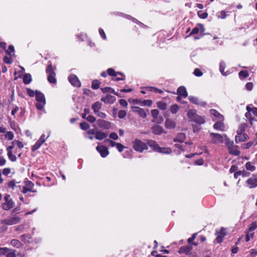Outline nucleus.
I'll return each instance as SVG.
<instances>
[{"label":"nucleus","mask_w":257,"mask_h":257,"mask_svg":"<svg viewBox=\"0 0 257 257\" xmlns=\"http://www.w3.org/2000/svg\"><path fill=\"white\" fill-rule=\"evenodd\" d=\"M187 115L188 118L191 120L198 124H203L205 122V117L204 116L198 115L195 110H189L188 111Z\"/></svg>","instance_id":"f257e3e1"},{"label":"nucleus","mask_w":257,"mask_h":257,"mask_svg":"<svg viewBox=\"0 0 257 257\" xmlns=\"http://www.w3.org/2000/svg\"><path fill=\"white\" fill-rule=\"evenodd\" d=\"M36 100L37 102L36 106L38 110H42L45 105L46 100L44 95L41 92L36 90Z\"/></svg>","instance_id":"f03ea898"},{"label":"nucleus","mask_w":257,"mask_h":257,"mask_svg":"<svg viewBox=\"0 0 257 257\" xmlns=\"http://www.w3.org/2000/svg\"><path fill=\"white\" fill-rule=\"evenodd\" d=\"M133 147L135 151L139 152H142L144 150L148 149L147 144L143 143L139 139H136L134 141Z\"/></svg>","instance_id":"7ed1b4c3"},{"label":"nucleus","mask_w":257,"mask_h":257,"mask_svg":"<svg viewBox=\"0 0 257 257\" xmlns=\"http://www.w3.org/2000/svg\"><path fill=\"white\" fill-rule=\"evenodd\" d=\"M212 143L214 144L222 143L226 135H221L218 134L211 133L210 134Z\"/></svg>","instance_id":"20e7f679"},{"label":"nucleus","mask_w":257,"mask_h":257,"mask_svg":"<svg viewBox=\"0 0 257 257\" xmlns=\"http://www.w3.org/2000/svg\"><path fill=\"white\" fill-rule=\"evenodd\" d=\"M227 234V231L226 228L221 227L219 231H216V235L217 237L216 240L218 243H221L222 242L224 237Z\"/></svg>","instance_id":"39448f33"},{"label":"nucleus","mask_w":257,"mask_h":257,"mask_svg":"<svg viewBox=\"0 0 257 257\" xmlns=\"http://www.w3.org/2000/svg\"><path fill=\"white\" fill-rule=\"evenodd\" d=\"M132 110L134 112L137 113L140 117L142 118H146L147 115V112H149L148 109H147L146 111L144 109L141 108L138 106H132Z\"/></svg>","instance_id":"423d86ee"},{"label":"nucleus","mask_w":257,"mask_h":257,"mask_svg":"<svg viewBox=\"0 0 257 257\" xmlns=\"http://www.w3.org/2000/svg\"><path fill=\"white\" fill-rule=\"evenodd\" d=\"M97 124L99 127L108 130L111 127V123L104 119H98L96 121Z\"/></svg>","instance_id":"0eeeda50"},{"label":"nucleus","mask_w":257,"mask_h":257,"mask_svg":"<svg viewBox=\"0 0 257 257\" xmlns=\"http://www.w3.org/2000/svg\"><path fill=\"white\" fill-rule=\"evenodd\" d=\"M68 80L74 86L79 87L81 86V83L77 77L74 74H71L68 77Z\"/></svg>","instance_id":"6e6552de"},{"label":"nucleus","mask_w":257,"mask_h":257,"mask_svg":"<svg viewBox=\"0 0 257 257\" xmlns=\"http://www.w3.org/2000/svg\"><path fill=\"white\" fill-rule=\"evenodd\" d=\"M248 138L247 134L239 133L237 131V135L235 136V141L236 143H238L241 142H244L248 140Z\"/></svg>","instance_id":"1a4fd4ad"},{"label":"nucleus","mask_w":257,"mask_h":257,"mask_svg":"<svg viewBox=\"0 0 257 257\" xmlns=\"http://www.w3.org/2000/svg\"><path fill=\"white\" fill-rule=\"evenodd\" d=\"M188 99L193 104H197L203 107H205L206 105V102L200 101L198 98L195 96H189Z\"/></svg>","instance_id":"9d476101"},{"label":"nucleus","mask_w":257,"mask_h":257,"mask_svg":"<svg viewBox=\"0 0 257 257\" xmlns=\"http://www.w3.org/2000/svg\"><path fill=\"white\" fill-rule=\"evenodd\" d=\"M96 149L103 158L106 157L109 153L107 148L105 146H98Z\"/></svg>","instance_id":"9b49d317"},{"label":"nucleus","mask_w":257,"mask_h":257,"mask_svg":"<svg viewBox=\"0 0 257 257\" xmlns=\"http://www.w3.org/2000/svg\"><path fill=\"white\" fill-rule=\"evenodd\" d=\"M205 29L204 26L202 24H198L196 27L193 29V30H192L191 32L190 33L188 36L193 34H197L199 32L203 33L205 31Z\"/></svg>","instance_id":"f8f14e48"},{"label":"nucleus","mask_w":257,"mask_h":257,"mask_svg":"<svg viewBox=\"0 0 257 257\" xmlns=\"http://www.w3.org/2000/svg\"><path fill=\"white\" fill-rule=\"evenodd\" d=\"M257 226H251L247 231L245 236V240L246 242L248 241L250 238H253L254 232L253 231L255 229Z\"/></svg>","instance_id":"ddd939ff"},{"label":"nucleus","mask_w":257,"mask_h":257,"mask_svg":"<svg viewBox=\"0 0 257 257\" xmlns=\"http://www.w3.org/2000/svg\"><path fill=\"white\" fill-rule=\"evenodd\" d=\"M192 249V247L190 245H186V246H183L180 248V249L178 250V252L180 254L185 253V254L188 255L190 253V252Z\"/></svg>","instance_id":"4468645a"},{"label":"nucleus","mask_w":257,"mask_h":257,"mask_svg":"<svg viewBox=\"0 0 257 257\" xmlns=\"http://www.w3.org/2000/svg\"><path fill=\"white\" fill-rule=\"evenodd\" d=\"M246 183L249 188H253L257 186V178L253 176L246 181Z\"/></svg>","instance_id":"2eb2a0df"},{"label":"nucleus","mask_w":257,"mask_h":257,"mask_svg":"<svg viewBox=\"0 0 257 257\" xmlns=\"http://www.w3.org/2000/svg\"><path fill=\"white\" fill-rule=\"evenodd\" d=\"M115 100V98L110 95H106L104 97H102L101 98V101L106 103H112Z\"/></svg>","instance_id":"dca6fc26"},{"label":"nucleus","mask_w":257,"mask_h":257,"mask_svg":"<svg viewBox=\"0 0 257 257\" xmlns=\"http://www.w3.org/2000/svg\"><path fill=\"white\" fill-rule=\"evenodd\" d=\"M147 144L148 146H149L150 148L154 151L158 152L159 150V146L155 141L153 140H149Z\"/></svg>","instance_id":"f3484780"},{"label":"nucleus","mask_w":257,"mask_h":257,"mask_svg":"<svg viewBox=\"0 0 257 257\" xmlns=\"http://www.w3.org/2000/svg\"><path fill=\"white\" fill-rule=\"evenodd\" d=\"M165 126L168 129H173L176 126V123L173 120L167 118L165 121Z\"/></svg>","instance_id":"a211bd4d"},{"label":"nucleus","mask_w":257,"mask_h":257,"mask_svg":"<svg viewBox=\"0 0 257 257\" xmlns=\"http://www.w3.org/2000/svg\"><path fill=\"white\" fill-rule=\"evenodd\" d=\"M228 151L230 154L235 156H238L240 154L238 146L234 145L228 148Z\"/></svg>","instance_id":"6ab92c4d"},{"label":"nucleus","mask_w":257,"mask_h":257,"mask_svg":"<svg viewBox=\"0 0 257 257\" xmlns=\"http://www.w3.org/2000/svg\"><path fill=\"white\" fill-rule=\"evenodd\" d=\"M213 128L216 130L221 131H225V127L224 124L221 122L218 121L215 123L213 125Z\"/></svg>","instance_id":"aec40b11"},{"label":"nucleus","mask_w":257,"mask_h":257,"mask_svg":"<svg viewBox=\"0 0 257 257\" xmlns=\"http://www.w3.org/2000/svg\"><path fill=\"white\" fill-rule=\"evenodd\" d=\"M152 132L155 135H160L163 133V129L159 125H155L152 127Z\"/></svg>","instance_id":"412c9836"},{"label":"nucleus","mask_w":257,"mask_h":257,"mask_svg":"<svg viewBox=\"0 0 257 257\" xmlns=\"http://www.w3.org/2000/svg\"><path fill=\"white\" fill-rule=\"evenodd\" d=\"M177 94L183 97H186L188 95L187 92L185 87L180 86L177 89Z\"/></svg>","instance_id":"4be33fe9"},{"label":"nucleus","mask_w":257,"mask_h":257,"mask_svg":"<svg viewBox=\"0 0 257 257\" xmlns=\"http://www.w3.org/2000/svg\"><path fill=\"white\" fill-rule=\"evenodd\" d=\"M107 134H106L102 131H98L96 132L95 138L96 139H97L98 140H102L106 138L107 137Z\"/></svg>","instance_id":"5701e85b"},{"label":"nucleus","mask_w":257,"mask_h":257,"mask_svg":"<svg viewBox=\"0 0 257 257\" xmlns=\"http://www.w3.org/2000/svg\"><path fill=\"white\" fill-rule=\"evenodd\" d=\"M186 139L185 134L181 133L177 135L176 138L174 139V142L183 143Z\"/></svg>","instance_id":"b1692460"},{"label":"nucleus","mask_w":257,"mask_h":257,"mask_svg":"<svg viewBox=\"0 0 257 257\" xmlns=\"http://www.w3.org/2000/svg\"><path fill=\"white\" fill-rule=\"evenodd\" d=\"M210 114L214 116V117L217 118L219 120H221L223 119V116L222 114H221L219 112H218L217 110L214 109H211L210 110Z\"/></svg>","instance_id":"393cba45"},{"label":"nucleus","mask_w":257,"mask_h":257,"mask_svg":"<svg viewBox=\"0 0 257 257\" xmlns=\"http://www.w3.org/2000/svg\"><path fill=\"white\" fill-rule=\"evenodd\" d=\"M102 106V103L99 101L95 102L92 105V109H93L94 113L97 112L98 111L101 109Z\"/></svg>","instance_id":"a878e982"},{"label":"nucleus","mask_w":257,"mask_h":257,"mask_svg":"<svg viewBox=\"0 0 257 257\" xmlns=\"http://www.w3.org/2000/svg\"><path fill=\"white\" fill-rule=\"evenodd\" d=\"M245 168L247 170L253 172L255 170V166L254 163L251 162H247L245 165Z\"/></svg>","instance_id":"bb28decb"},{"label":"nucleus","mask_w":257,"mask_h":257,"mask_svg":"<svg viewBox=\"0 0 257 257\" xmlns=\"http://www.w3.org/2000/svg\"><path fill=\"white\" fill-rule=\"evenodd\" d=\"M32 80V76L29 73H26L23 77V82L26 84H28L31 82Z\"/></svg>","instance_id":"cd10ccee"},{"label":"nucleus","mask_w":257,"mask_h":257,"mask_svg":"<svg viewBox=\"0 0 257 257\" xmlns=\"http://www.w3.org/2000/svg\"><path fill=\"white\" fill-rule=\"evenodd\" d=\"M226 67V64L224 61H221L219 65V71L223 75L227 76L228 73L224 72V69Z\"/></svg>","instance_id":"c85d7f7f"},{"label":"nucleus","mask_w":257,"mask_h":257,"mask_svg":"<svg viewBox=\"0 0 257 257\" xmlns=\"http://www.w3.org/2000/svg\"><path fill=\"white\" fill-rule=\"evenodd\" d=\"M13 202L12 201H9L3 203L2 207L4 210H8L13 207Z\"/></svg>","instance_id":"c756f323"},{"label":"nucleus","mask_w":257,"mask_h":257,"mask_svg":"<svg viewBox=\"0 0 257 257\" xmlns=\"http://www.w3.org/2000/svg\"><path fill=\"white\" fill-rule=\"evenodd\" d=\"M157 152L169 154L172 152V150L169 148H162L159 146V149Z\"/></svg>","instance_id":"7c9ffc66"},{"label":"nucleus","mask_w":257,"mask_h":257,"mask_svg":"<svg viewBox=\"0 0 257 257\" xmlns=\"http://www.w3.org/2000/svg\"><path fill=\"white\" fill-rule=\"evenodd\" d=\"M108 74L110 76H116L118 75H122L123 74L118 72H115L112 68H109L107 69Z\"/></svg>","instance_id":"2f4dec72"},{"label":"nucleus","mask_w":257,"mask_h":257,"mask_svg":"<svg viewBox=\"0 0 257 257\" xmlns=\"http://www.w3.org/2000/svg\"><path fill=\"white\" fill-rule=\"evenodd\" d=\"M11 244L13 246L17 248H20L22 246L21 242L17 239H12L11 241Z\"/></svg>","instance_id":"473e14b6"},{"label":"nucleus","mask_w":257,"mask_h":257,"mask_svg":"<svg viewBox=\"0 0 257 257\" xmlns=\"http://www.w3.org/2000/svg\"><path fill=\"white\" fill-rule=\"evenodd\" d=\"M46 71L48 75L51 74H55L54 69L52 68V65L51 63L47 66Z\"/></svg>","instance_id":"72a5a7b5"},{"label":"nucleus","mask_w":257,"mask_h":257,"mask_svg":"<svg viewBox=\"0 0 257 257\" xmlns=\"http://www.w3.org/2000/svg\"><path fill=\"white\" fill-rule=\"evenodd\" d=\"M16 250L10 248L9 249V252H7L6 257H16Z\"/></svg>","instance_id":"f704fd0d"},{"label":"nucleus","mask_w":257,"mask_h":257,"mask_svg":"<svg viewBox=\"0 0 257 257\" xmlns=\"http://www.w3.org/2000/svg\"><path fill=\"white\" fill-rule=\"evenodd\" d=\"M102 92L106 93L107 92H110L115 95H117V93L114 91V89L111 87H104L101 89Z\"/></svg>","instance_id":"c9c22d12"},{"label":"nucleus","mask_w":257,"mask_h":257,"mask_svg":"<svg viewBox=\"0 0 257 257\" xmlns=\"http://www.w3.org/2000/svg\"><path fill=\"white\" fill-rule=\"evenodd\" d=\"M157 106L159 108L162 110H165L167 108V104L162 101H159L157 102Z\"/></svg>","instance_id":"e433bc0d"},{"label":"nucleus","mask_w":257,"mask_h":257,"mask_svg":"<svg viewBox=\"0 0 257 257\" xmlns=\"http://www.w3.org/2000/svg\"><path fill=\"white\" fill-rule=\"evenodd\" d=\"M47 79L48 81L51 83H55L56 82L55 74H51L48 75Z\"/></svg>","instance_id":"4c0bfd02"},{"label":"nucleus","mask_w":257,"mask_h":257,"mask_svg":"<svg viewBox=\"0 0 257 257\" xmlns=\"http://www.w3.org/2000/svg\"><path fill=\"white\" fill-rule=\"evenodd\" d=\"M100 82L98 80H94L92 82V88L93 89H97L99 88Z\"/></svg>","instance_id":"58836bf2"},{"label":"nucleus","mask_w":257,"mask_h":257,"mask_svg":"<svg viewBox=\"0 0 257 257\" xmlns=\"http://www.w3.org/2000/svg\"><path fill=\"white\" fill-rule=\"evenodd\" d=\"M226 12L224 11L219 12L217 13V16L220 19H225L227 17Z\"/></svg>","instance_id":"ea45409f"},{"label":"nucleus","mask_w":257,"mask_h":257,"mask_svg":"<svg viewBox=\"0 0 257 257\" xmlns=\"http://www.w3.org/2000/svg\"><path fill=\"white\" fill-rule=\"evenodd\" d=\"M8 157L12 162H16L17 161V157L13 154L12 152H8Z\"/></svg>","instance_id":"a19ab883"},{"label":"nucleus","mask_w":257,"mask_h":257,"mask_svg":"<svg viewBox=\"0 0 257 257\" xmlns=\"http://www.w3.org/2000/svg\"><path fill=\"white\" fill-rule=\"evenodd\" d=\"M179 110V106L177 104H174L170 107V111L173 114H175Z\"/></svg>","instance_id":"79ce46f5"},{"label":"nucleus","mask_w":257,"mask_h":257,"mask_svg":"<svg viewBox=\"0 0 257 257\" xmlns=\"http://www.w3.org/2000/svg\"><path fill=\"white\" fill-rule=\"evenodd\" d=\"M80 127L83 130H86L89 128L90 125L87 122H83L80 123Z\"/></svg>","instance_id":"37998d69"},{"label":"nucleus","mask_w":257,"mask_h":257,"mask_svg":"<svg viewBox=\"0 0 257 257\" xmlns=\"http://www.w3.org/2000/svg\"><path fill=\"white\" fill-rule=\"evenodd\" d=\"M9 249L8 247H0V256L2 255H5L6 256L7 253L8 252H9Z\"/></svg>","instance_id":"c03bdc74"},{"label":"nucleus","mask_w":257,"mask_h":257,"mask_svg":"<svg viewBox=\"0 0 257 257\" xmlns=\"http://www.w3.org/2000/svg\"><path fill=\"white\" fill-rule=\"evenodd\" d=\"M20 218L18 217L15 216L10 219L9 222L11 224H17L19 222Z\"/></svg>","instance_id":"a18cd8bd"},{"label":"nucleus","mask_w":257,"mask_h":257,"mask_svg":"<svg viewBox=\"0 0 257 257\" xmlns=\"http://www.w3.org/2000/svg\"><path fill=\"white\" fill-rule=\"evenodd\" d=\"M25 186H26L30 190H33L32 189L34 186V184L33 183H32L31 181H30L29 180L26 181L25 182Z\"/></svg>","instance_id":"49530a36"},{"label":"nucleus","mask_w":257,"mask_h":257,"mask_svg":"<svg viewBox=\"0 0 257 257\" xmlns=\"http://www.w3.org/2000/svg\"><path fill=\"white\" fill-rule=\"evenodd\" d=\"M198 16L201 19H206L208 16V14L206 13H203L201 11H199L197 13Z\"/></svg>","instance_id":"de8ad7c7"},{"label":"nucleus","mask_w":257,"mask_h":257,"mask_svg":"<svg viewBox=\"0 0 257 257\" xmlns=\"http://www.w3.org/2000/svg\"><path fill=\"white\" fill-rule=\"evenodd\" d=\"M224 139H225V144L227 146L228 149L233 145V142L230 141L226 136Z\"/></svg>","instance_id":"09e8293b"},{"label":"nucleus","mask_w":257,"mask_h":257,"mask_svg":"<svg viewBox=\"0 0 257 257\" xmlns=\"http://www.w3.org/2000/svg\"><path fill=\"white\" fill-rule=\"evenodd\" d=\"M5 137L9 140H12L14 139V134L12 132H8L5 135Z\"/></svg>","instance_id":"8fccbe9b"},{"label":"nucleus","mask_w":257,"mask_h":257,"mask_svg":"<svg viewBox=\"0 0 257 257\" xmlns=\"http://www.w3.org/2000/svg\"><path fill=\"white\" fill-rule=\"evenodd\" d=\"M126 115V112L125 110H121L118 112V116L120 118H123Z\"/></svg>","instance_id":"3c124183"},{"label":"nucleus","mask_w":257,"mask_h":257,"mask_svg":"<svg viewBox=\"0 0 257 257\" xmlns=\"http://www.w3.org/2000/svg\"><path fill=\"white\" fill-rule=\"evenodd\" d=\"M27 94L30 97H33L34 96H36V91H34V90L31 89L30 88H27Z\"/></svg>","instance_id":"603ef678"},{"label":"nucleus","mask_w":257,"mask_h":257,"mask_svg":"<svg viewBox=\"0 0 257 257\" xmlns=\"http://www.w3.org/2000/svg\"><path fill=\"white\" fill-rule=\"evenodd\" d=\"M15 49L13 45H10L8 50H6V52L9 55L11 56V53L14 52Z\"/></svg>","instance_id":"864d4df0"},{"label":"nucleus","mask_w":257,"mask_h":257,"mask_svg":"<svg viewBox=\"0 0 257 257\" xmlns=\"http://www.w3.org/2000/svg\"><path fill=\"white\" fill-rule=\"evenodd\" d=\"M147 88L149 89V90H150L151 91H154V92H157L158 93H162L163 92V91L162 90L159 89L157 88H155V87H148Z\"/></svg>","instance_id":"5fc2aeb1"},{"label":"nucleus","mask_w":257,"mask_h":257,"mask_svg":"<svg viewBox=\"0 0 257 257\" xmlns=\"http://www.w3.org/2000/svg\"><path fill=\"white\" fill-rule=\"evenodd\" d=\"M247 126V124L245 123H241L239 127V130L238 131L239 133H243L245 130V128Z\"/></svg>","instance_id":"6e6d98bb"},{"label":"nucleus","mask_w":257,"mask_h":257,"mask_svg":"<svg viewBox=\"0 0 257 257\" xmlns=\"http://www.w3.org/2000/svg\"><path fill=\"white\" fill-rule=\"evenodd\" d=\"M85 119L91 123H93L96 121L95 117L91 115L87 116Z\"/></svg>","instance_id":"4d7b16f0"},{"label":"nucleus","mask_w":257,"mask_h":257,"mask_svg":"<svg viewBox=\"0 0 257 257\" xmlns=\"http://www.w3.org/2000/svg\"><path fill=\"white\" fill-rule=\"evenodd\" d=\"M16 144L17 146L20 149H22L24 147V145H23V143L19 141L15 140L14 141L12 142V144Z\"/></svg>","instance_id":"13d9d810"},{"label":"nucleus","mask_w":257,"mask_h":257,"mask_svg":"<svg viewBox=\"0 0 257 257\" xmlns=\"http://www.w3.org/2000/svg\"><path fill=\"white\" fill-rule=\"evenodd\" d=\"M94 113L100 118H106V114L103 112L98 111L97 112H95Z\"/></svg>","instance_id":"bf43d9fd"},{"label":"nucleus","mask_w":257,"mask_h":257,"mask_svg":"<svg viewBox=\"0 0 257 257\" xmlns=\"http://www.w3.org/2000/svg\"><path fill=\"white\" fill-rule=\"evenodd\" d=\"M239 76L241 77L246 78L248 76L247 71L242 70L239 72Z\"/></svg>","instance_id":"052dcab7"},{"label":"nucleus","mask_w":257,"mask_h":257,"mask_svg":"<svg viewBox=\"0 0 257 257\" xmlns=\"http://www.w3.org/2000/svg\"><path fill=\"white\" fill-rule=\"evenodd\" d=\"M125 17L128 19V20H130L131 21H132L134 23H137V24H140L141 23L138 21L136 19L132 17V16H130V15H125Z\"/></svg>","instance_id":"680f3d73"},{"label":"nucleus","mask_w":257,"mask_h":257,"mask_svg":"<svg viewBox=\"0 0 257 257\" xmlns=\"http://www.w3.org/2000/svg\"><path fill=\"white\" fill-rule=\"evenodd\" d=\"M250 253L248 256L246 257H255L257 255V251L254 249H251L250 251Z\"/></svg>","instance_id":"e2e57ef3"},{"label":"nucleus","mask_w":257,"mask_h":257,"mask_svg":"<svg viewBox=\"0 0 257 257\" xmlns=\"http://www.w3.org/2000/svg\"><path fill=\"white\" fill-rule=\"evenodd\" d=\"M194 74L196 76L200 77L203 75V73L200 69L196 68L194 70Z\"/></svg>","instance_id":"0e129e2a"},{"label":"nucleus","mask_w":257,"mask_h":257,"mask_svg":"<svg viewBox=\"0 0 257 257\" xmlns=\"http://www.w3.org/2000/svg\"><path fill=\"white\" fill-rule=\"evenodd\" d=\"M197 233H193L192 236L189 238L187 240L188 243L191 244L193 241L196 238Z\"/></svg>","instance_id":"69168bd1"},{"label":"nucleus","mask_w":257,"mask_h":257,"mask_svg":"<svg viewBox=\"0 0 257 257\" xmlns=\"http://www.w3.org/2000/svg\"><path fill=\"white\" fill-rule=\"evenodd\" d=\"M159 110L158 109H153L151 110V114L154 118H156L159 114Z\"/></svg>","instance_id":"338daca9"},{"label":"nucleus","mask_w":257,"mask_h":257,"mask_svg":"<svg viewBox=\"0 0 257 257\" xmlns=\"http://www.w3.org/2000/svg\"><path fill=\"white\" fill-rule=\"evenodd\" d=\"M109 138L112 140H117L118 138V137L116 133L113 132L109 135Z\"/></svg>","instance_id":"774afa93"}]
</instances>
